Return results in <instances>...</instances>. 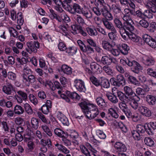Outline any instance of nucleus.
<instances>
[{
    "instance_id": "nucleus-49",
    "label": "nucleus",
    "mask_w": 156,
    "mask_h": 156,
    "mask_svg": "<svg viewBox=\"0 0 156 156\" xmlns=\"http://www.w3.org/2000/svg\"><path fill=\"white\" fill-rule=\"evenodd\" d=\"M86 30L88 34L91 36H96L98 34L96 28L92 29L90 27H87L86 28Z\"/></svg>"
},
{
    "instance_id": "nucleus-37",
    "label": "nucleus",
    "mask_w": 156,
    "mask_h": 156,
    "mask_svg": "<svg viewBox=\"0 0 156 156\" xmlns=\"http://www.w3.org/2000/svg\"><path fill=\"white\" fill-rule=\"evenodd\" d=\"M102 47L105 49L109 51H111L112 48L113 47V45L108 41L104 40L102 42Z\"/></svg>"
},
{
    "instance_id": "nucleus-19",
    "label": "nucleus",
    "mask_w": 156,
    "mask_h": 156,
    "mask_svg": "<svg viewBox=\"0 0 156 156\" xmlns=\"http://www.w3.org/2000/svg\"><path fill=\"white\" fill-rule=\"evenodd\" d=\"M123 28V30L126 29L130 31H133L134 29V27L133 25V22L131 19H129L128 20L124 21Z\"/></svg>"
},
{
    "instance_id": "nucleus-11",
    "label": "nucleus",
    "mask_w": 156,
    "mask_h": 156,
    "mask_svg": "<svg viewBox=\"0 0 156 156\" xmlns=\"http://www.w3.org/2000/svg\"><path fill=\"white\" fill-rule=\"evenodd\" d=\"M68 8L69 12L74 14L76 13L79 14L81 12L82 8L78 4L74 3L72 5H69Z\"/></svg>"
},
{
    "instance_id": "nucleus-44",
    "label": "nucleus",
    "mask_w": 156,
    "mask_h": 156,
    "mask_svg": "<svg viewBox=\"0 0 156 156\" xmlns=\"http://www.w3.org/2000/svg\"><path fill=\"white\" fill-rule=\"evenodd\" d=\"M23 107L25 112L29 115H31L33 113V111L30 105L27 103L23 105Z\"/></svg>"
},
{
    "instance_id": "nucleus-50",
    "label": "nucleus",
    "mask_w": 156,
    "mask_h": 156,
    "mask_svg": "<svg viewBox=\"0 0 156 156\" xmlns=\"http://www.w3.org/2000/svg\"><path fill=\"white\" fill-rule=\"evenodd\" d=\"M17 93L23 98V101H26L27 100L28 98L27 94L24 91L19 90L17 91Z\"/></svg>"
},
{
    "instance_id": "nucleus-34",
    "label": "nucleus",
    "mask_w": 156,
    "mask_h": 156,
    "mask_svg": "<svg viewBox=\"0 0 156 156\" xmlns=\"http://www.w3.org/2000/svg\"><path fill=\"white\" fill-rule=\"evenodd\" d=\"M14 112L16 114L21 115L24 112V109L21 106L19 105H16L14 108Z\"/></svg>"
},
{
    "instance_id": "nucleus-5",
    "label": "nucleus",
    "mask_w": 156,
    "mask_h": 156,
    "mask_svg": "<svg viewBox=\"0 0 156 156\" xmlns=\"http://www.w3.org/2000/svg\"><path fill=\"white\" fill-rule=\"evenodd\" d=\"M26 44L29 49H27V51L30 53L32 52L37 53V48H39L40 47V43L37 41H30L27 42Z\"/></svg>"
},
{
    "instance_id": "nucleus-53",
    "label": "nucleus",
    "mask_w": 156,
    "mask_h": 156,
    "mask_svg": "<svg viewBox=\"0 0 156 156\" xmlns=\"http://www.w3.org/2000/svg\"><path fill=\"white\" fill-rule=\"evenodd\" d=\"M144 141L146 145L150 147L152 146L154 144V142L153 140L149 137L145 138Z\"/></svg>"
},
{
    "instance_id": "nucleus-61",
    "label": "nucleus",
    "mask_w": 156,
    "mask_h": 156,
    "mask_svg": "<svg viewBox=\"0 0 156 156\" xmlns=\"http://www.w3.org/2000/svg\"><path fill=\"white\" fill-rule=\"evenodd\" d=\"M133 15L140 19H143L144 16V12L143 13L141 10H137L135 13L133 12Z\"/></svg>"
},
{
    "instance_id": "nucleus-45",
    "label": "nucleus",
    "mask_w": 156,
    "mask_h": 156,
    "mask_svg": "<svg viewBox=\"0 0 156 156\" xmlns=\"http://www.w3.org/2000/svg\"><path fill=\"white\" fill-rule=\"evenodd\" d=\"M128 37L133 41L135 42H138L140 39V37L131 32L128 35Z\"/></svg>"
},
{
    "instance_id": "nucleus-23",
    "label": "nucleus",
    "mask_w": 156,
    "mask_h": 156,
    "mask_svg": "<svg viewBox=\"0 0 156 156\" xmlns=\"http://www.w3.org/2000/svg\"><path fill=\"white\" fill-rule=\"evenodd\" d=\"M90 68L94 72L98 73H101L102 72L101 67L96 62H92L90 65Z\"/></svg>"
},
{
    "instance_id": "nucleus-42",
    "label": "nucleus",
    "mask_w": 156,
    "mask_h": 156,
    "mask_svg": "<svg viewBox=\"0 0 156 156\" xmlns=\"http://www.w3.org/2000/svg\"><path fill=\"white\" fill-rule=\"evenodd\" d=\"M32 128L35 130L37 129L39 126V121L37 119L32 118L31 120Z\"/></svg>"
},
{
    "instance_id": "nucleus-21",
    "label": "nucleus",
    "mask_w": 156,
    "mask_h": 156,
    "mask_svg": "<svg viewBox=\"0 0 156 156\" xmlns=\"http://www.w3.org/2000/svg\"><path fill=\"white\" fill-rule=\"evenodd\" d=\"M12 85L10 83L7 82L6 85L2 86V91L7 95H10L13 90Z\"/></svg>"
},
{
    "instance_id": "nucleus-20",
    "label": "nucleus",
    "mask_w": 156,
    "mask_h": 156,
    "mask_svg": "<svg viewBox=\"0 0 156 156\" xmlns=\"http://www.w3.org/2000/svg\"><path fill=\"white\" fill-rule=\"evenodd\" d=\"M57 117L64 125H69V122L68 119L61 113L58 112L57 115Z\"/></svg>"
},
{
    "instance_id": "nucleus-64",
    "label": "nucleus",
    "mask_w": 156,
    "mask_h": 156,
    "mask_svg": "<svg viewBox=\"0 0 156 156\" xmlns=\"http://www.w3.org/2000/svg\"><path fill=\"white\" fill-rule=\"evenodd\" d=\"M76 22L80 25H83L85 23L84 20L80 16L77 15L75 17Z\"/></svg>"
},
{
    "instance_id": "nucleus-6",
    "label": "nucleus",
    "mask_w": 156,
    "mask_h": 156,
    "mask_svg": "<svg viewBox=\"0 0 156 156\" xmlns=\"http://www.w3.org/2000/svg\"><path fill=\"white\" fill-rule=\"evenodd\" d=\"M54 84L55 87L57 89L59 90L58 91V94L62 98L65 100L68 103L70 102V99L66 96V95L65 94V92L63 90V87L61 86L60 83L56 81L54 82Z\"/></svg>"
},
{
    "instance_id": "nucleus-8",
    "label": "nucleus",
    "mask_w": 156,
    "mask_h": 156,
    "mask_svg": "<svg viewBox=\"0 0 156 156\" xmlns=\"http://www.w3.org/2000/svg\"><path fill=\"white\" fill-rule=\"evenodd\" d=\"M23 78V83L27 87H29L30 83H33L36 81V78L35 76L33 75L30 74L27 76L25 74L22 75Z\"/></svg>"
},
{
    "instance_id": "nucleus-36",
    "label": "nucleus",
    "mask_w": 156,
    "mask_h": 156,
    "mask_svg": "<svg viewBox=\"0 0 156 156\" xmlns=\"http://www.w3.org/2000/svg\"><path fill=\"white\" fill-rule=\"evenodd\" d=\"M90 80L92 83L96 87H98L100 86L101 81L100 77L98 79L94 76H92L90 77Z\"/></svg>"
},
{
    "instance_id": "nucleus-24",
    "label": "nucleus",
    "mask_w": 156,
    "mask_h": 156,
    "mask_svg": "<svg viewBox=\"0 0 156 156\" xmlns=\"http://www.w3.org/2000/svg\"><path fill=\"white\" fill-rule=\"evenodd\" d=\"M95 101L98 106L101 108H103L107 106V102L101 97L97 98Z\"/></svg>"
},
{
    "instance_id": "nucleus-62",
    "label": "nucleus",
    "mask_w": 156,
    "mask_h": 156,
    "mask_svg": "<svg viewBox=\"0 0 156 156\" xmlns=\"http://www.w3.org/2000/svg\"><path fill=\"white\" fill-rule=\"evenodd\" d=\"M9 30L11 36L14 38H18V33L15 29L12 27H10L9 28Z\"/></svg>"
},
{
    "instance_id": "nucleus-18",
    "label": "nucleus",
    "mask_w": 156,
    "mask_h": 156,
    "mask_svg": "<svg viewBox=\"0 0 156 156\" xmlns=\"http://www.w3.org/2000/svg\"><path fill=\"white\" fill-rule=\"evenodd\" d=\"M54 145L57 149L63 153L66 154V156H71L70 154V151L64 146L59 144L58 142H57L56 144H55Z\"/></svg>"
},
{
    "instance_id": "nucleus-32",
    "label": "nucleus",
    "mask_w": 156,
    "mask_h": 156,
    "mask_svg": "<svg viewBox=\"0 0 156 156\" xmlns=\"http://www.w3.org/2000/svg\"><path fill=\"white\" fill-rule=\"evenodd\" d=\"M68 25L67 24H66L65 25H61L59 27L60 32L63 35L66 36H67L68 34Z\"/></svg>"
},
{
    "instance_id": "nucleus-63",
    "label": "nucleus",
    "mask_w": 156,
    "mask_h": 156,
    "mask_svg": "<svg viewBox=\"0 0 156 156\" xmlns=\"http://www.w3.org/2000/svg\"><path fill=\"white\" fill-rule=\"evenodd\" d=\"M126 104H128V102H122L119 103V108L123 112H125L127 110V106Z\"/></svg>"
},
{
    "instance_id": "nucleus-47",
    "label": "nucleus",
    "mask_w": 156,
    "mask_h": 156,
    "mask_svg": "<svg viewBox=\"0 0 156 156\" xmlns=\"http://www.w3.org/2000/svg\"><path fill=\"white\" fill-rule=\"evenodd\" d=\"M68 135L73 138H77L78 137V134L75 130L69 129L67 130Z\"/></svg>"
},
{
    "instance_id": "nucleus-14",
    "label": "nucleus",
    "mask_w": 156,
    "mask_h": 156,
    "mask_svg": "<svg viewBox=\"0 0 156 156\" xmlns=\"http://www.w3.org/2000/svg\"><path fill=\"white\" fill-rule=\"evenodd\" d=\"M138 111L143 116L147 117H150L151 115L150 110L147 107L140 105L138 108Z\"/></svg>"
},
{
    "instance_id": "nucleus-59",
    "label": "nucleus",
    "mask_w": 156,
    "mask_h": 156,
    "mask_svg": "<svg viewBox=\"0 0 156 156\" xmlns=\"http://www.w3.org/2000/svg\"><path fill=\"white\" fill-rule=\"evenodd\" d=\"M28 98L31 102L35 105L38 103V101L37 98L33 94H30L28 96Z\"/></svg>"
},
{
    "instance_id": "nucleus-10",
    "label": "nucleus",
    "mask_w": 156,
    "mask_h": 156,
    "mask_svg": "<svg viewBox=\"0 0 156 156\" xmlns=\"http://www.w3.org/2000/svg\"><path fill=\"white\" fill-rule=\"evenodd\" d=\"M144 40L151 47L156 48V41L148 35L145 34L143 36Z\"/></svg>"
},
{
    "instance_id": "nucleus-16",
    "label": "nucleus",
    "mask_w": 156,
    "mask_h": 156,
    "mask_svg": "<svg viewBox=\"0 0 156 156\" xmlns=\"http://www.w3.org/2000/svg\"><path fill=\"white\" fill-rule=\"evenodd\" d=\"M140 61L144 64L147 66H150L154 65V61L151 57L147 55H143L140 57Z\"/></svg>"
},
{
    "instance_id": "nucleus-13",
    "label": "nucleus",
    "mask_w": 156,
    "mask_h": 156,
    "mask_svg": "<svg viewBox=\"0 0 156 156\" xmlns=\"http://www.w3.org/2000/svg\"><path fill=\"white\" fill-rule=\"evenodd\" d=\"M101 62L104 65L107 66L110 65L111 63H116L117 61L116 59L110 56L105 55L102 57L101 60Z\"/></svg>"
},
{
    "instance_id": "nucleus-41",
    "label": "nucleus",
    "mask_w": 156,
    "mask_h": 156,
    "mask_svg": "<svg viewBox=\"0 0 156 156\" xmlns=\"http://www.w3.org/2000/svg\"><path fill=\"white\" fill-rule=\"evenodd\" d=\"M77 48L75 46H72L67 48L66 52L69 55H73L75 54L77 51Z\"/></svg>"
},
{
    "instance_id": "nucleus-30",
    "label": "nucleus",
    "mask_w": 156,
    "mask_h": 156,
    "mask_svg": "<svg viewBox=\"0 0 156 156\" xmlns=\"http://www.w3.org/2000/svg\"><path fill=\"white\" fill-rule=\"evenodd\" d=\"M106 96L112 103L115 104L118 102V100L115 95L112 93H108L106 94Z\"/></svg>"
},
{
    "instance_id": "nucleus-56",
    "label": "nucleus",
    "mask_w": 156,
    "mask_h": 156,
    "mask_svg": "<svg viewBox=\"0 0 156 156\" xmlns=\"http://www.w3.org/2000/svg\"><path fill=\"white\" fill-rule=\"evenodd\" d=\"M132 134L133 137L134 139L136 140H139L140 139L141 134L136 130L132 131Z\"/></svg>"
},
{
    "instance_id": "nucleus-54",
    "label": "nucleus",
    "mask_w": 156,
    "mask_h": 156,
    "mask_svg": "<svg viewBox=\"0 0 156 156\" xmlns=\"http://www.w3.org/2000/svg\"><path fill=\"white\" fill-rule=\"evenodd\" d=\"M16 18L17 19L18 24L20 25H22L24 22V20L22 13L21 12H20L18 13Z\"/></svg>"
},
{
    "instance_id": "nucleus-51",
    "label": "nucleus",
    "mask_w": 156,
    "mask_h": 156,
    "mask_svg": "<svg viewBox=\"0 0 156 156\" xmlns=\"http://www.w3.org/2000/svg\"><path fill=\"white\" fill-rule=\"evenodd\" d=\"M80 148L82 153L86 156H90V152L84 145H80Z\"/></svg>"
},
{
    "instance_id": "nucleus-12",
    "label": "nucleus",
    "mask_w": 156,
    "mask_h": 156,
    "mask_svg": "<svg viewBox=\"0 0 156 156\" xmlns=\"http://www.w3.org/2000/svg\"><path fill=\"white\" fill-rule=\"evenodd\" d=\"M114 147L117 153H123L127 150L125 144L121 142H116L114 144Z\"/></svg>"
},
{
    "instance_id": "nucleus-15",
    "label": "nucleus",
    "mask_w": 156,
    "mask_h": 156,
    "mask_svg": "<svg viewBox=\"0 0 156 156\" xmlns=\"http://www.w3.org/2000/svg\"><path fill=\"white\" fill-rule=\"evenodd\" d=\"M129 65L130 67H133L132 68V71L136 73H138L142 69V67L135 60H132Z\"/></svg>"
},
{
    "instance_id": "nucleus-58",
    "label": "nucleus",
    "mask_w": 156,
    "mask_h": 156,
    "mask_svg": "<svg viewBox=\"0 0 156 156\" xmlns=\"http://www.w3.org/2000/svg\"><path fill=\"white\" fill-rule=\"evenodd\" d=\"M54 132L55 134L58 136L62 138L64 136V132L59 128H56L54 130Z\"/></svg>"
},
{
    "instance_id": "nucleus-57",
    "label": "nucleus",
    "mask_w": 156,
    "mask_h": 156,
    "mask_svg": "<svg viewBox=\"0 0 156 156\" xmlns=\"http://www.w3.org/2000/svg\"><path fill=\"white\" fill-rule=\"evenodd\" d=\"M120 32L122 37L125 40L127 39L128 37V35L130 34L125 30H123V29L120 30Z\"/></svg>"
},
{
    "instance_id": "nucleus-29",
    "label": "nucleus",
    "mask_w": 156,
    "mask_h": 156,
    "mask_svg": "<svg viewBox=\"0 0 156 156\" xmlns=\"http://www.w3.org/2000/svg\"><path fill=\"white\" fill-rule=\"evenodd\" d=\"M100 79H101V81L100 86L106 88L109 87L110 85L108 80L103 76L100 77Z\"/></svg>"
},
{
    "instance_id": "nucleus-39",
    "label": "nucleus",
    "mask_w": 156,
    "mask_h": 156,
    "mask_svg": "<svg viewBox=\"0 0 156 156\" xmlns=\"http://www.w3.org/2000/svg\"><path fill=\"white\" fill-rule=\"evenodd\" d=\"M112 32L108 34L109 39L112 41L116 40L117 37V32L116 29L111 30Z\"/></svg>"
},
{
    "instance_id": "nucleus-46",
    "label": "nucleus",
    "mask_w": 156,
    "mask_h": 156,
    "mask_svg": "<svg viewBox=\"0 0 156 156\" xmlns=\"http://www.w3.org/2000/svg\"><path fill=\"white\" fill-rule=\"evenodd\" d=\"M86 145L87 148L92 153L91 155L90 154V156H97L96 154L97 153V151L89 143H86Z\"/></svg>"
},
{
    "instance_id": "nucleus-40",
    "label": "nucleus",
    "mask_w": 156,
    "mask_h": 156,
    "mask_svg": "<svg viewBox=\"0 0 156 156\" xmlns=\"http://www.w3.org/2000/svg\"><path fill=\"white\" fill-rule=\"evenodd\" d=\"M41 128L45 133L49 137L52 135V133L49 127L46 125H42L41 126Z\"/></svg>"
},
{
    "instance_id": "nucleus-31",
    "label": "nucleus",
    "mask_w": 156,
    "mask_h": 156,
    "mask_svg": "<svg viewBox=\"0 0 156 156\" xmlns=\"http://www.w3.org/2000/svg\"><path fill=\"white\" fill-rule=\"evenodd\" d=\"M117 93L119 100L122 102H127V101L128 100L129 98L130 97L126 95L120 91H118Z\"/></svg>"
},
{
    "instance_id": "nucleus-22",
    "label": "nucleus",
    "mask_w": 156,
    "mask_h": 156,
    "mask_svg": "<svg viewBox=\"0 0 156 156\" xmlns=\"http://www.w3.org/2000/svg\"><path fill=\"white\" fill-rule=\"evenodd\" d=\"M133 15V11L130 10L129 9L126 8L122 13L123 16L122 19L124 21H126L131 19L130 17L131 14Z\"/></svg>"
},
{
    "instance_id": "nucleus-43",
    "label": "nucleus",
    "mask_w": 156,
    "mask_h": 156,
    "mask_svg": "<svg viewBox=\"0 0 156 156\" xmlns=\"http://www.w3.org/2000/svg\"><path fill=\"white\" fill-rule=\"evenodd\" d=\"M129 83L133 84L136 86H139L140 85V82L137 79L133 76H131L130 77L129 79L128 80Z\"/></svg>"
},
{
    "instance_id": "nucleus-28",
    "label": "nucleus",
    "mask_w": 156,
    "mask_h": 156,
    "mask_svg": "<svg viewBox=\"0 0 156 156\" xmlns=\"http://www.w3.org/2000/svg\"><path fill=\"white\" fill-rule=\"evenodd\" d=\"M66 93L68 97L73 99L79 100L80 98V96L76 92H70L69 91H66Z\"/></svg>"
},
{
    "instance_id": "nucleus-38",
    "label": "nucleus",
    "mask_w": 156,
    "mask_h": 156,
    "mask_svg": "<svg viewBox=\"0 0 156 156\" xmlns=\"http://www.w3.org/2000/svg\"><path fill=\"white\" fill-rule=\"evenodd\" d=\"M120 51L123 54L126 55L128 54V51L129 50V48L127 44H122L120 46Z\"/></svg>"
},
{
    "instance_id": "nucleus-3",
    "label": "nucleus",
    "mask_w": 156,
    "mask_h": 156,
    "mask_svg": "<svg viewBox=\"0 0 156 156\" xmlns=\"http://www.w3.org/2000/svg\"><path fill=\"white\" fill-rule=\"evenodd\" d=\"M146 6L149 9L145 10L144 12V16L149 19H151L153 17V13L156 12V6L151 1L147 0L145 3Z\"/></svg>"
},
{
    "instance_id": "nucleus-27",
    "label": "nucleus",
    "mask_w": 156,
    "mask_h": 156,
    "mask_svg": "<svg viewBox=\"0 0 156 156\" xmlns=\"http://www.w3.org/2000/svg\"><path fill=\"white\" fill-rule=\"evenodd\" d=\"M110 10H112L114 13L117 14L121 12V7L117 4H112L111 6L108 5Z\"/></svg>"
},
{
    "instance_id": "nucleus-52",
    "label": "nucleus",
    "mask_w": 156,
    "mask_h": 156,
    "mask_svg": "<svg viewBox=\"0 0 156 156\" xmlns=\"http://www.w3.org/2000/svg\"><path fill=\"white\" fill-rule=\"evenodd\" d=\"M146 124L145 126L142 125H138L136 126V131L140 134L143 133L146 129Z\"/></svg>"
},
{
    "instance_id": "nucleus-17",
    "label": "nucleus",
    "mask_w": 156,
    "mask_h": 156,
    "mask_svg": "<svg viewBox=\"0 0 156 156\" xmlns=\"http://www.w3.org/2000/svg\"><path fill=\"white\" fill-rule=\"evenodd\" d=\"M123 89L125 93L127 95L128 97H132V96H135L138 99L136 100L137 101H139L140 100V97L138 96L135 93L133 92L132 88L126 86L124 87Z\"/></svg>"
},
{
    "instance_id": "nucleus-25",
    "label": "nucleus",
    "mask_w": 156,
    "mask_h": 156,
    "mask_svg": "<svg viewBox=\"0 0 156 156\" xmlns=\"http://www.w3.org/2000/svg\"><path fill=\"white\" fill-rule=\"evenodd\" d=\"M135 97H136L135 96L130 97L127 102H128V104L130 105L132 108L134 109H136L138 108V104L136 101Z\"/></svg>"
},
{
    "instance_id": "nucleus-48",
    "label": "nucleus",
    "mask_w": 156,
    "mask_h": 156,
    "mask_svg": "<svg viewBox=\"0 0 156 156\" xmlns=\"http://www.w3.org/2000/svg\"><path fill=\"white\" fill-rule=\"evenodd\" d=\"M102 70L108 75H111L113 73V69L111 67L108 66H103L102 68Z\"/></svg>"
},
{
    "instance_id": "nucleus-60",
    "label": "nucleus",
    "mask_w": 156,
    "mask_h": 156,
    "mask_svg": "<svg viewBox=\"0 0 156 156\" xmlns=\"http://www.w3.org/2000/svg\"><path fill=\"white\" fill-rule=\"evenodd\" d=\"M108 113L113 117L117 119L119 117V115L116 111L112 108H110L108 110Z\"/></svg>"
},
{
    "instance_id": "nucleus-2",
    "label": "nucleus",
    "mask_w": 156,
    "mask_h": 156,
    "mask_svg": "<svg viewBox=\"0 0 156 156\" xmlns=\"http://www.w3.org/2000/svg\"><path fill=\"white\" fill-rule=\"evenodd\" d=\"M95 4L96 7L93 8V11L97 16H99L101 13L105 15L107 12L106 3L104 0H95Z\"/></svg>"
},
{
    "instance_id": "nucleus-33",
    "label": "nucleus",
    "mask_w": 156,
    "mask_h": 156,
    "mask_svg": "<svg viewBox=\"0 0 156 156\" xmlns=\"http://www.w3.org/2000/svg\"><path fill=\"white\" fill-rule=\"evenodd\" d=\"M103 22L104 25L107 29L111 31L115 29L112 23L109 22L107 19L103 20Z\"/></svg>"
},
{
    "instance_id": "nucleus-9",
    "label": "nucleus",
    "mask_w": 156,
    "mask_h": 156,
    "mask_svg": "<svg viewBox=\"0 0 156 156\" xmlns=\"http://www.w3.org/2000/svg\"><path fill=\"white\" fill-rule=\"evenodd\" d=\"M74 86L80 92H84L86 90L84 82L82 80L75 79L74 81Z\"/></svg>"
},
{
    "instance_id": "nucleus-35",
    "label": "nucleus",
    "mask_w": 156,
    "mask_h": 156,
    "mask_svg": "<svg viewBox=\"0 0 156 156\" xmlns=\"http://www.w3.org/2000/svg\"><path fill=\"white\" fill-rule=\"evenodd\" d=\"M61 70L64 73L69 75L72 73L71 68L66 65H63L61 67Z\"/></svg>"
},
{
    "instance_id": "nucleus-26",
    "label": "nucleus",
    "mask_w": 156,
    "mask_h": 156,
    "mask_svg": "<svg viewBox=\"0 0 156 156\" xmlns=\"http://www.w3.org/2000/svg\"><path fill=\"white\" fill-rule=\"evenodd\" d=\"M145 100L147 104L150 106L154 105L156 103V98L152 95H147L145 98Z\"/></svg>"
},
{
    "instance_id": "nucleus-55",
    "label": "nucleus",
    "mask_w": 156,
    "mask_h": 156,
    "mask_svg": "<svg viewBox=\"0 0 156 156\" xmlns=\"http://www.w3.org/2000/svg\"><path fill=\"white\" fill-rule=\"evenodd\" d=\"M27 150L29 152L33 151L35 147V145L32 140H30L28 142L27 144Z\"/></svg>"
},
{
    "instance_id": "nucleus-7",
    "label": "nucleus",
    "mask_w": 156,
    "mask_h": 156,
    "mask_svg": "<svg viewBox=\"0 0 156 156\" xmlns=\"http://www.w3.org/2000/svg\"><path fill=\"white\" fill-rule=\"evenodd\" d=\"M77 43L80 50L83 52L87 54H91L94 52V50L93 48L89 45L86 46L81 40H78Z\"/></svg>"
},
{
    "instance_id": "nucleus-1",
    "label": "nucleus",
    "mask_w": 156,
    "mask_h": 156,
    "mask_svg": "<svg viewBox=\"0 0 156 156\" xmlns=\"http://www.w3.org/2000/svg\"><path fill=\"white\" fill-rule=\"evenodd\" d=\"M80 105L85 115L90 119H93L99 114L98 108L95 105L83 101L80 104Z\"/></svg>"
},
{
    "instance_id": "nucleus-4",
    "label": "nucleus",
    "mask_w": 156,
    "mask_h": 156,
    "mask_svg": "<svg viewBox=\"0 0 156 156\" xmlns=\"http://www.w3.org/2000/svg\"><path fill=\"white\" fill-rule=\"evenodd\" d=\"M110 81L112 85L116 87L123 86L125 83V80L121 74L117 75L115 79V78H112Z\"/></svg>"
}]
</instances>
